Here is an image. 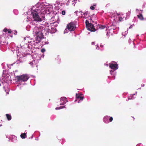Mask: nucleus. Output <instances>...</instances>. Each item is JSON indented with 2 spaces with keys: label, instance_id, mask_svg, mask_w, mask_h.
<instances>
[{
  "label": "nucleus",
  "instance_id": "f257e3e1",
  "mask_svg": "<svg viewBox=\"0 0 146 146\" xmlns=\"http://www.w3.org/2000/svg\"><path fill=\"white\" fill-rule=\"evenodd\" d=\"M29 78V76L27 74H23L21 76H17L16 78L19 82H26Z\"/></svg>",
  "mask_w": 146,
  "mask_h": 146
},
{
  "label": "nucleus",
  "instance_id": "f03ea898",
  "mask_svg": "<svg viewBox=\"0 0 146 146\" xmlns=\"http://www.w3.org/2000/svg\"><path fill=\"white\" fill-rule=\"evenodd\" d=\"M31 15L35 21L40 22L42 20L40 17L38 13L36 10H32L31 11Z\"/></svg>",
  "mask_w": 146,
  "mask_h": 146
},
{
  "label": "nucleus",
  "instance_id": "7ed1b4c3",
  "mask_svg": "<svg viewBox=\"0 0 146 146\" xmlns=\"http://www.w3.org/2000/svg\"><path fill=\"white\" fill-rule=\"evenodd\" d=\"M85 23L86 27L88 30L92 32H95L96 31V30L95 29L93 25L91 23H89V21L88 20H87L86 21Z\"/></svg>",
  "mask_w": 146,
  "mask_h": 146
},
{
  "label": "nucleus",
  "instance_id": "20e7f679",
  "mask_svg": "<svg viewBox=\"0 0 146 146\" xmlns=\"http://www.w3.org/2000/svg\"><path fill=\"white\" fill-rule=\"evenodd\" d=\"M34 32H35V33L37 35L36 36H39L40 37L43 38V35L42 33V30L41 28L36 27L34 29Z\"/></svg>",
  "mask_w": 146,
  "mask_h": 146
},
{
  "label": "nucleus",
  "instance_id": "39448f33",
  "mask_svg": "<svg viewBox=\"0 0 146 146\" xmlns=\"http://www.w3.org/2000/svg\"><path fill=\"white\" fill-rule=\"evenodd\" d=\"M76 28V25L75 23L72 22L68 24L66 26V28L70 31H74Z\"/></svg>",
  "mask_w": 146,
  "mask_h": 146
},
{
  "label": "nucleus",
  "instance_id": "423d86ee",
  "mask_svg": "<svg viewBox=\"0 0 146 146\" xmlns=\"http://www.w3.org/2000/svg\"><path fill=\"white\" fill-rule=\"evenodd\" d=\"M116 64L110 63L109 64L110 67L112 69L116 70L118 68V64L115 62Z\"/></svg>",
  "mask_w": 146,
  "mask_h": 146
},
{
  "label": "nucleus",
  "instance_id": "0eeeda50",
  "mask_svg": "<svg viewBox=\"0 0 146 146\" xmlns=\"http://www.w3.org/2000/svg\"><path fill=\"white\" fill-rule=\"evenodd\" d=\"M60 100L63 101V103H62L60 104V105H63L68 102V100H67L66 98L64 97H61L60 98Z\"/></svg>",
  "mask_w": 146,
  "mask_h": 146
},
{
  "label": "nucleus",
  "instance_id": "6e6552de",
  "mask_svg": "<svg viewBox=\"0 0 146 146\" xmlns=\"http://www.w3.org/2000/svg\"><path fill=\"white\" fill-rule=\"evenodd\" d=\"M49 30V32L51 33H55L56 31V29L53 27H51L50 29H48Z\"/></svg>",
  "mask_w": 146,
  "mask_h": 146
},
{
  "label": "nucleus",
  "instance_id": "1a4fd4ad",
  "mask_svg": "<svg viewBox=\"0 0 146 146\" xmlns=\"http://www.w3.org/2000/svg\"><path fill=\"white\" fill-rule=\"evenodd\" d=\"M82 95L81 94L80 95H78L77 94L76 95V98H79L80 100L82 101L83 100L84 97L81 96Z\"/></svg>",
  "mask_w": 146,
  "mask_h": 146
},
{
  "label": "nucleus",
  "instance_id": "9d476101",
  "mask_svg": "<svg viewBox=\"0 0 146 146\" xmlns=\"http://www.w3.org/2000/svg\"><path fill=\"white\" fill-rule=\"evenodd\" d=\"M43 38V37H40L39 36H36V40L37 41L36 42H39L41 40V39Z\"/></svg>",
  "mask_w": 146,
  "mask_h": 146
},
{
  "label": "nucleus",
  "instance_id": "9b49d317",
  "mask_svg": "<svg viewBox=\"0 0 146 146\" xmlns=\"http://www.w3.org/2000/svg\"><path fill=\"white\" fill-rule=\"evenodd\" d=\"M138 18L141 20H143L144 19L143 17L142 14H139V15H137Z\"/></svg>",
  "mask_w": 146,
  "mask_h": 146
},
{
  "label": "nucleus",
  "instance_id": "f8f14e48",
  "mask_svg": "<svg viewBox=\"0 0 146 146\" xmlns=\"http://www.w3.org/2000/svg\"><path fill=\"white\" fill-rule=\"evenodd\" d=\"M21 137L22 139H25L27 137L26 133H23L21 135Z\"/></svg>",
  "mask_w": 146,
  "mask_h": 146
},
{
  "label": "nucleus",
  "instance_id": "ddd939ff",
  "mask_svg": "<svg viewBox=\"0 0 146 146\" xmlns=\"http://www.w3.org/2000/svg\"><path fill=\"white\" fill-rule=\"evenodd\" d=\"M6 116L8 120H10L11 119V115L9 114H6Z\"/></svg>",
  "mask_w": 146,
  "mask_h": 146
},
{
  "label": "nucleus",
  "instance_id": "4468645a",
  "mask_svg": "<svg viewBox=\"0 0 146 146\" xmlns=\"http://www.w3.org/2000/svg\"><path fill=\"white\" fill-rule=\"evenodd\" d=\"M99 28L100 29H105L106 26H105L100 25L99 26Z\"/></svg>",
  "mask_w": 146,
  "mask_h": 146
},
{
  "label": "nucleus",
  "instance_id": "2eb2a0df",
  "mask_svg": "<svg viewBox=\"0 0 146 146\" xmlns=\"http://www.w3.org/2000/svg\"><path fill=\"white\" fill-rule=\"evenodd\" d=\"M65 107V106H60L59 107H56V110H59V109H62V108H64Z\"/></svg>",
  "mask_w": 146,
  "mask_h": 146
},
{
  "label": "nucleus",
  "instance_id": "dca6fc26",
  "mask_svg": "<svg viewBox=\"0 0 146 146\" xmlns=\"http://www.w3.org/2000/svg\"><path fill=\"white\" fill-rule=\"evenodd\" d=\"M113 118L112 117H110V118L109 119V121L110 122H111L113 121Z\"/></svg>",
  "mask_w": 146,
  "mask_h": 146
},
{
  "label": "nucleus",
  "instance_id": "f3484780",
  "mask_svg": "<svg viewBox=\"0 0 146 146\" xmlns=\"http://www.w3.org/2000/svg\"><path fill=\"white\" fill-rule=\"evenodd\" d=\"M45 51V50L44 48H42L41 50V52L43 53Z\"/></svg>",
  "mask_w": 146,
  "mask_h": 146
},
{
  "label": "nucleus",
  "instance_id": "a211bd4d",
  "mask_svg": "<svg viewBox=\"0 0 146 146\" xmlns=\"http://www.w3.org/2000/svg\"><path fill=\"white\" fill-rule=\"evenodd\" d=\"M8 33L9 34H11L12 33V31L10 29H8L7 30Z\"/></svg>",
  "mask_w": 146,
  "mask_h": 146
},
{
  "label": "nucleus",
  "instance_id": "6ab92c4d",
  "mask_svg": "<svg viewBox=\"0 0 146 146\" xmlns=\"http://www.w3.org/2000/svg\"><path fill=\"white\" fill-rule=\"evenodd\" d=\"M66 12L65 11H63L62 12V15H64L65 14Z\"/></svg>",
  "mask_w": 146,
  "mask_h": 146
},
{
  "label": "nucleus",
  "instance_id": "aec40b11",
  "mask_svg": "<svg viewBox=\"0 0 146 146\" xmlns=\"http://www.w3.org/2000/svg\"><path fill=\"white\" fill-rule=\"evenodd\" d=\"M119 20L120 21H121L123 19L121 17H119Z\"/></svg>",
  "mask_w": 146,
  "mask_h": 146
},
{
  "label": "nucleus",
  "instance_id": "412c9836",
  "mask_svg": "<svg viewBox=\"0 0 146 146\" xmlns=\"http://www.w3.org/2000/svg\"><path fill=\"white\" fill-rule=\"evenodd\" d=\"M8 29L6 28H5L3 30V31H4L5 32H6L7 31Z\"/></svg>",
  "mask_w": 146,
  "mask_h": 146
},
{
  "label": "nucleus",
  "instance_id": "4be33fe9",
  "mask_svg": "<svg viewBox=\"0 0 146 146\" xmlns=\"http://www.w3.org/2000/svg\"><path fill=\"white\" fill-rule=\"evenodd\" d=\"M90 9L92 10H94L95 9V8L94 6H91L90 7Z\"/></svg>",
  "mask_w": 146,
  "mask_h": 146
},
{
  "label": "nucleus",
  "instance_id": "5701e85b",
  "mask_svg": "<svg viewBox=\"0 0 146 146\" xmlns=\"http://www.w3.org/2000/svg\"><path fill=\"white\" fill-rule=\"evenodd\" d=\"M108 117V116H107V117H104V120L107 117Z\"/></svg>",
  "mask_w": 146,
  "mask_h": 146
},
{
  "label": "nucleus",
  "instance_id": "b1692460",
  "mask_svg": "<svg viewBox=\"0 0 146 146\" xmlns=\"http://www.w3.org/2000/svg\"><path fill=\"white\" fill-rule=\"evenodd\" d=\"M144 86V84H141V86L142 87H143V86Z\"/></svg>",
  "mask_w": 146,
  "mask_h": 146
},
{
  "label": "nucleus",
  "instance_id": "393cba45",
  "mask_svg": "<svg viewBox=\"0 0 146 146\" xmlns=\"http://www.w3.org/2000/svg\"><path fill=\"white\" fill-rule=\"evenodd\" d=\"M92 44H95V42H92Z\"/></svg>",
  "mask_w": 146,
  "mask_h": 146
},
{
  "label": "nucleus",
  "instance_id": "a878e982",
  "mask_svg": "<svg viewBox=\"0 0 146 146\" xmlns=\"http://www.w3.org/2000/svg\"><path fill=\"white\" fill-rule=\"evenodd\" d=\"M132 25H131L130 27H129V28H132Z\"/></svg>",
  "mask_w": 146,
  "mask_h": 146
},
{
  "label": "nucleus",
  "instance_id": "bb28decb",
  "mask_svg": "<svg viewBox=\"0 0 146 146\" xmlns=\"http://www.w3.org/2000/svg\"><path fill=\"white\" fill-rule=\"evenodd\" d=\"M129 99H131V98H128V100H129Z\"/></svg>",
  "mask_w": 146,
  "mask_h": 146
},
{
  "label": "nucleus",
  "instance_id": "cd10ccee",
  "mask_svg": "<svg viewBox=\"0 0 146 146\" xmlns=\"http://www.w3.org/2000/svg\"><path fill=\"white\" fill-rule=\"evenodd\" d=\"M112 70H111L110 71V72H112Z\"/></svg>",
  "mask_w": 146,
  "mask_h": 146
},
{
  "label": "nucleus",
  "instance_id": "c85d7f7f",
  "mask_svg": "<svg viewBox=\"0 0 146 146\" xmlns=\"http://www.w3.org/2000/svg\"><path fill=\"white\" fill-rule=\"evenodd\" d=\"M90 20H92V19H91V18H90Z\"/></svg>",
  "mask_w": 146,
  "mask_h": 146
},
{
  "label": "nucleus",
  "instance_id": "c756f323",
  "mask_svg": "<svg viewBox=\"0 0 146 146\" xmlns=\"http://www.w3.org/2000/svg\"><path fill=\"white\" fill-rule=\"evenodd\" d=\"M1 126V125H0V126Z\"/></svg>",
  "mask_w": 146,
  "mask_h": 146
}]
</instances>
